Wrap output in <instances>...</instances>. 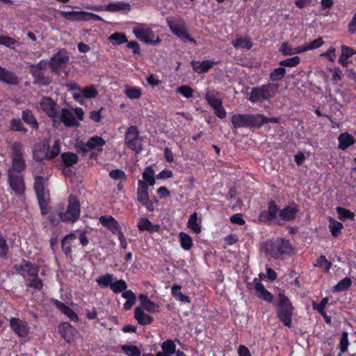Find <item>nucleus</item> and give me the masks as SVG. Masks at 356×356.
I'll list each match as a JSON object with an SVG mask.
<instances>
[{"mask_svg":"<svg viewBox=\"0 0 356 356\" xmlns=\"http://www.w3.org/2000/svg\"><path fill=\"white\" fill-rule=\"evenodd\" d=\"M264 118L261 114H234L231 122L235 129L241 127H259L262 125Z\"/></svg>","mask_w":356,"mask_h":356,"instance_id":"nucleus-1","label":"nucleus"},{"mask_svg":"<svg viewBox=\"0 0 356 356\" xmlns=\"http://www.w3.org/2000/svg\"><path fill=\"white\" fill-rule=\"evenodd\" d=\"M8 252L6 240L0 234V258H6Z\"/></svg>","mask_w":356,"mask_h":356,"instance_id":"nucleus-59","label":"nucleus"},{"mask_svg":"<svg viewBox=\"0 0 356 356\" xmlns=\"http://www.w3.org/2000/svg\"><path fill=\"white\" fill-rule=\"evenodd\" d=\"M54 305L64 314H65L71 321H78L79 317L77 314L68 306L65 305L63 302L54 300Z\"/></svg>","mask_w":356,"mask_h":356,"instance_id":"nucleus-23","label":"nucleus"},{"mask_svg":"<svg viewBox=\"0 0 356 356\" xmlns=\"http://www.w3.org/2000/svg\"><path fill=\"white\" fill-rule=\"evenodd\" d=\"M27 286L33 288L36 290L40 291L43 287V282L40 280L38 275L35 277H32L29 280H27Z\"/></svg>","mask_w":356,"mask_h":356,"instance_id":"nucleus-49","label":"nucleus"},{"mask_svg":"<svg viewBox=\"0 0 356 356\" xmlns=\"http://www.w3.org/2000/svg\"><path fill=\"white\" fill-rule=\"evenodd\" d=\"M278 208L275 202H271L268 205V211H262L259 215V220L266 222L267 220H273L277 216Z\"/></svg>","mask_w":356,"mask_h":356,"instance_id":"nucleus-21","label":"nucleus"},{"mask_svg":"<svg viewBox=\"0 0 356 356\" xmlns=\"http://www.w3.org/2000/svg\"><path fill=\"white\" fill-rule=\"evenodd\" d=\"M58 331L67 343L74 340L76 333V329L68 323H60L58 326Z\"/></svg>","mask_w":356,"mask_h":356,"instance_id":"nucleus-17","label":"nucleus"},{"mask_svg":"<svg viewBox=\"0 0 356 356\" xmlns=\"http://www.w3.org/2000/svg\"><path fill=\"white\" fill-rule=\"evenodd\" d=\"M60 152V143L58 140H55L51 149L49 153V159H54L58 156Z\"/></svg>","mask_w":356,"mask_h":356,"instance_id":"nucleus-62","label":"nucleus"},{"mask_svg":"<svg viewBox=\"0 0 356 356\" xmlns=\"http://www.w3.org/2000/svg\"><path fill=\"white\" fill-rule=\"evenodd\" d=\"M40 108L56 122V119L58 118L56 103L51 98L44 97L40 99Z\"/></svg>","mask_w":356,"mask_h":356,"instance_id":"nucleus-10","label":"nucleus"},{"mask_svg":"<svg viewBox=\"0 0 356 356\" xmlns=\"http://www.w3.org/2000/svg\"><path fill=\"white\" fill-rule=\"evenodd\" d=\"M351 283V280L349 277H345L334 286V290L337 292L345 291L349 288Z\"/></svg>","mask_w":356,"mask_h":356,"instance_id":"nucleus-50","label":"nucleus"},{"mask_svg":"<svg viewBox=\"0 0 356 356\" xmlns=\"http://www.w3.org/2000/svg\"><path fill=\"white\" fill-rule=\"evenodd\" d=\"M33 158L40 161L44 159H49V153L47 149L44 147H35L33 150Z\"/></svg>","mask_w":356,"mask_h":356,"instance_id":"nucleus-40","label":"nucleus"},{"mask_svg":"<svg viewBox=\"0 0 356 356\" xmlns=\"http://www.w3.org/2000/svg\"><path fill=\"white\" fill-rule=\"evenodd\" d=\"M216 63L211 60H203L202 62L193 60L191 65L193 70L197 73H204L211 68Z\"/></svg>","mask_w":356,"mask_h":356,"instance_id":"nucleus-25","label":"nucleus"},{"mask_svg":"<svg viewBox=\"0 0 356 356\" xmlns=\"http://www.w3.org/2000/svg\"><path fill=\"white\" fill-rule=\"evenodd\" d=\"M11 330L19 337H26L29 334L30 327L28 323L20 318L13 317L9 320Z\"/></svg>","mask_w":356,"mask_h":356,"instance_id":"nucleus-12","label":"nucleus"},{"mask_svg":"<svg viewBox=\"0 0 356 356\" xmlns=\"http://www.w3.org/2000/svg\"><path fill=\"white\" fill-rule=\"evenodd\" d=\"M354 54H356V51L353 48L346 45L341 46V55L339 59V62L344 67H347L350 64L348 59Z\"/></svg>","mask_w":356,"mask_h":356,"instance_id":"nucleus-27","label":"nucleus"},{"mask_svg":"<svg viewBox=\"0 0 356 356\" xmlns=\"http://www.w3.org/2000/svg\"><path fill=\"white\" fill-rule=\"evenodd\" d=\"M61 159L63 163L67 167L72 166L78 161L76 154L72 152H65L62 154Z\"/></svg>","mask_w":356,"mask_h":356,"instance_id":"nucleus-39","label":"nucleus"},{"mask_svg":"<svg viewBox=\"0 0 356 356\" xmlns=\"http://www.w3.org/2000/svg\"><path fill=\"white\" fill-rule=\"evenodd\" d=\"M99 221L103 226L110 229L113 234L121 230L118 222L111 216H102L99 218Z\"/></svg>","mask_w":356,"mask_h":356,"instance_id":"nucleus-18","label":"nucleus"},{"mask_svg":"<svg viewBox=\"0 0 356 356\" xmlns=\"http://www.w3.org/2000/svg\"><path fill=\"white\" fill-rule=\"evenodd\" d=\"M86 8H92L94 10H106L109 12H118L120 10L129 11L131 6L129 3L124 1H118L115 3H111L106 6H86Z\"/></svg>","mask_w":356,"mask_h":356,"instance_id":"nucleus-14","label":"nucleus"},{"mask_svg":"<svg viewBox=\"0 0 356 356\" xmlns=\"http://www.w3.org/2000/svg\"><path fill=\"white\" fill-rule=\"evenodd\" d=\"M11 129L18 131H26V129L19 119H13L11 121Z\"/></svg>","mask_w":356,"mask_h":356,"instance_id":"nucleus-64","label":"nucleus"},{"mask_svg":"<svg viewBox=\"0 0 356 356\" xmlns=\"http://www.w3.org/2000/svg\"><path fill=\"white\" fill-rule=\"evenodd\" d=\"M134 316L140 325H148L153 321V318L145 314L141 307H136L135 309Z\"/></svg>","mask_w":356,"mask_h":356,"instance_id":"nucleus-30","label":"nucleus"},{"mask_svg":"<svg viewBox=\"0 0 356 356\" xmlns=\"http://www.w3.org/2000/svg\"><path fill=\"white\" fill-rule=\"evenodd\" d=\"M125 144L136 153L142 151V143L139 137V131L136 127L131 126L127 129L124 138Z\"/></svg>","mask_w":356,"mask_h":356,"instance_id":"nucleus-7","label":"nucleus"},{"mask_svg":"<svg viewBox=\"0 0 356 356\" xmlns=\"http://www.w3.org/2000/svg\"><path fill=\"white\" fill-rule=\"evenodd\" d=\"M122 296L127 300L124 304V308L127 310L130 309L136 303V298L135 294L131 291L129 290L124 291L122 293Z\"/></svg>","mask_w":356,"mask_h":356,"instance_id":"nucleus-37","label":"nucleus"},{"mask_svg":"<svg viewBox=\"0 0 356 356\" xmlns=\"http://www.w3.org/2000/svg\"><path fill=\"white\" fill-rule=\"evenodd\" d=\"M138 228L140 231L157 232L160 226L159 225H153L148 219L141 218L138 224Z\"/></svg>","mask_w":356,"mask_h":356,"instance_id":"nucleus-34","label":"nucleus"},{"mask_svg":"<svg viewBox=\"0 0 356 356\" xmlns=\"http://www.w3.org/2000/svg\"><path fill=\"white\" fill-rule=\"evenodd\" d=\"M328 303V298H324L319 304L313 303L314 309L319 312L322 316H325L324 309Z\"/></svg>","mask_w":356,"mask_h":356,"instance_id":"nucleus-63","label":"nucleus"},{"mask_svg":"<svg viewBox=\"0 0 356 356\" xmlns=\"http://www.w3.org/2000/svg\"><path fill=\"white\" fill-rule=\"evenodd\" d=\"M81 93L83 94V96L86 98H92L97 95V92L95 86H91L89 87L82 88Z\"/></svg>","mask_w":356,"mask_h":356,"instance_id":"nucleus-58","label":"nucleus"},{"mask_svg":"<svg viewBox=\"0 0 356 356\" xmlns=\"http://www.w3.org/2000/svg\"><path fill=\"white\" fill-rule=\"evenodd\" d=\"M108 40L113 44H120L127 41L125 35L122 33H114L111 34Z\"/></svg>","mask_w":356,"mask_h":356,"instance_id":"nucleus-46","label":"nucleus"},{"mask_svg":"<svg viewBox=\"0 0 356 356\" xmlns=\"http://www.w3.org/2000/svg\"><path fill=\"white\" fill-rule=\"evenodd\" d=\"M109 176L115 180H120L121 181H126L127 177L125 172L120 169L111 170L109 172Z\"/></svg>","mask_w":356,"mask_h":356,"instance_id":"nucleus-55","label":"nucleus"},{"mask_svg":"<svg viewBox=\"0 0 356 356\" xmlns=\"http://www.w3.org/2000/svg\"><path fill=\"white\" fill-rule=\"evenodd\" d=\"M15 268L26 281L32 277H35L39 271L38 266L28 261H23L21 264L15 265Z\"/></svg>","mask_w":356,"mask_h":356,"instance_id":"nucleus-9","label":"nucleus"},{"mask_svg":"<svg viewBox=\"0 0 356 356\" xmlns=\"http://www.w3.org/2000/svg\"><path fill=\"white\" fill-rule=\"evenodd\" d=\"M298 211V207L296 204H291L281 210L279 216L284 221H291L296 218Z\"/></svg>","mask_w":356,"mask_h":356,"instance_id":"nucleus-22","label":"nucleus"},{"mask_svg":"<svg viewBox=\"0 0 356 356\" xmlns=\"http://www.w3.org/2000/svg\"><path fill=\"white\" fill-rule=\"evenodd\" d=\"M12 165L8 172H22L26 167L23 157V145L19 143H14L11 146Z\"/></svg>","mask_w":356,"mask_h":356,"instance_id":"nucleus-3","label":"nucleus"},{"mask_svg":"<svg viewBox=\"0 0 356 356\" xmlns=\"http://www.w3.org/2000/svg\"><path fill=\"white\" fill-rule=\"evenodd\" d=\"M137 199L147 210L154 211L153 203L149 197L148 188L140 179L138 181Z\"/></svg>","mask_w":356,"mask_h":356,"instance_id":"nucleus-11","label":"nucleus"},{"mask_svg":"<svg viewBox=\"0 0 356 356\" xmlns=\"http://www.w3.org/2000/svg\"><path fill=\"white\" fill-rule=\"evenodd\" d=\"M179 238L181 244V247L184 250H189L193 243L192 238L186 233L185 232H180L179 234Z\"/></svg>","mask_w":356,"mask_h":356,"instance_id":"nucleus-38","label":"nucleus"},{"mask_svg":"<svg viewBox=\"0 0 356 356\" xmlns=\"http://www.w3.org/2000/svg\"><path fill=\"white\" fill-rule=\"evenodd\" d=\"M315 266L323 267L325 271H328L331 266V263H330L326 257L323 255H321L316 261L315 264Z\"/></svg>","mask_w":356,"mask_h":356,"instance_id":"nucleus-61","label":"nucleus"},{"mask_svg":"<svg viewBox=\"0 0 356 356\" xmlns=\"http://www.w3.org/2000/svg\"><path fill=\"white\" fill-rule=\"evenodd\" d=\"M277 90L278 86L275 83H269L254 88L250 92L249 99L252 103L262 102L273 97L277 92Z\"/></svg>","mask_w":356,"mask_h":356,"instance_id":"nucleus-2","label":"nucleus"},{"mask_svg":"<svg viewBox=\"0 0 356 356\" xmlns=\"http://www.w3.org/2000/svg\"><path fill=\"white\" fill-rule=\"evenodd\" d=\"M293 314V307L289 300L284 296H280L277 316L285 326L290 327Z\"/></svg>","mask_w":356,"mask_h":356,"instance_id":"nucleus-5","label":"nucleus"},{"mask_svg":"<svg viewBox=\"0 0 356 356\" xmlns=\"http://www.w3.org/2000/svg\"><path fill=\"white\" fill-rule=\"evenodd\" d=\"M177 92L186 98H190L193 94V90L188 86H181L177 89Z\"/></svg>","mask_w":356,"mask_h":356,"instance_id":"nucleus-60","label":"nucleus"},{"mask_svg":"<svg viewBox=\"0 0 356 356\" xmlns=\"http://www.w3.org/2000/svg\"><path fill=\"white\" fill-rule=\"evenodd\" d=\"M300 62L299 56H293L280 62V65L284 67H295L297 66Z\"/></svg>","mask_w":356,"mask_h":356,"instance_id":"nucleus-54","label":"nucleus"},{"mask_svg":"<svg viewBox=\"0 0 356 356\" xmlns=\"http://www.w3.org/2000/svg\"><path fill=\"white\" fill-rule=\"evenodd\" d=\"M68 19L76 21H102V18L88 12H70L67 13Z\"/></svg>","mask_w":356,"mask_h":356,"instance_id":"nucleus-16","label":"nucleus"},{"mask_svg":"<svg viewBox=\"0 0 356 356\" xmlns=\"http://www.w3.org/2000/svg\"><path fill=\"white\" fill-rule=\"evenodd\" d=\"M63 221L74 222L80 216V204L77 198L73 195L69 197V203L65 213L59 214Z\"/></svg>","mask_w":356,"mask_h":356,"instance_id":"nucleus-6","label":"nucleus"},{"mask_svg":"<svg viewBox=\"0 0 356 356\" xmlns=\"http://www.w3.org/2000/svg\"><path fill=\"white\" fill-rule=\"evenodd\" d=\"M232 44L235 48H245L250 49L252 46L251 40L248 38H237L232 42Z\"/></svg>","mask_w":356,"mask_h":356,"instance_id":"nucleus-41","label":"nucleus"},{"mask_svg":"<svg viewBox=\"0 0 356 356\" xmlns=\"http://www.w3.org/2000/svg\"><path fill=\"white\" fill-rule=\"evenodd\" d=\"M30 72L33 76L35 78V81L39 84L47 86L50 83L51 81L49 78H46L43 76L42 70L35 68L34 64L29 65Z\"/></svg>","mask_w":356,"mask_h":356,"instance_id":"nucleus-29","label":"nucleus"},{"mask_svg":"<svg viewBox=\"0 0 356 356\" xmlns=\"http://www.w3.org/2000/svg\"><path fill=\"white\" fill-rule=\"evenodd\" d=\"M154 170L151 166H148L145 168L143 172V180L142 182L145 184V186L148 188L149 186H154L156 183L154 178Z\"/></svg>","mask_w":356,"mask_h":356,"instance_id":"nucleus-31","label":"nucleus"},{"mask_svg":"<svg viewBox=\"0 0 356 356\" xmlns=\"http://www.w3.org/2000/svg\"><path fill=\"white\" fill-rule=\"evenodd\" d=\"M0 81L16 85L18 83V79L13 72L0 66Z\"/></svg>","mask_w":356,"mask_h":356,"instance_id":"nucleus-26","label":"nucleus"},{"mask_svg":"<svg viewBox=\"0 0 356 356\" xmlns=\"http://www.w3.org/2000/svg\"><path fill=\"white\" fill-rule=\"evenodd\" d=\"M330 224L328 225L329 229L332 236H337L343 228V225L332 218H329Z\"/></svg>","mask_w":356,"mask_h":356,"instance_id":"nucleus-42","label":"nucleus"},{"mask_svg":"<svg viewBox=\"0 0 356 356\" xmlns=\"http://www.w3.org/2000/svg\"><path fill=\"white\" fill-rule=\"evenodd\" d=\"M22 117L25 122L31 124L35 129L38 128V122L35 121L31 111H24Z\"/></svg>","mask_w":356,"mask_h":356,"instance_id":"nucleus-52","label":"nucleus"},{"mask_svg":"<svg viewBox=\"0 0 356 356\" xmlns=\"http://www.w3.org/2000/svg\"><path fill=\"white\" fill-rule=\"evenodd\" d=\"M187 226L193 232L199 234L202 231L201 219L198 218L197 212L193 213L188 218Z\"/></svg>","mask_w":356,"mask_h":356,"instance_id":"nucleus-28","label":"nucleus"},{"mask_svg":"<svg viewBox=\"0 0 356 356\" xmlns=\"http://www.w3.org/2000/svg\"><path fill=\"white\" fill-rule=\"evenodd\" d=\"M254 282V291L255 293L261 299L268 302H271L273 300V296L271 293L267 291L264 284L260 282H257L256 280Z\"/></svg>","mask_w":356,"mask_h":356,"instance_id":"nucleus-20","label":"nucleus"},{"mask_svg":"<svg viewBox=\"0 0 356 356\" xmlns=\"http://www.w3.org/2000/svg\"><path fill=\"white\" fill-rule=\"evenodd\" d=\"M133 32L139 40L144 42L145 43L155 44L161 42L159 37H156L152 30V28L146 24H137L133 29Z\"/></svg>","mask_w":356,"mask_h":356,"instance_id":"nucleus-4","label":"nucleus"},{"mask_svg":"<svg viewBox=\"0 0 356 356\" xmlns=\"http://www.w3.org/2000/svg\"><path fill=\"white\" fill-rule=\"evenodd\" d=\"M113 281V277L111 274H106L98 277L96 280L97 283L102 287L110 286Z\"/></svg>","mask_w":356,"mask_h":356,"instance_id":"nucleus-44","label":"nucleus"},{"mask_svg":"<svg viewBox=\"0 0 356 356\" xmlns=\"http://www.w3.org/2000/svg\"><path fill=\"white\" fill-rule=\"evenodd\" d=\"M167 24L173 34L175 35H178L179 32L183 31L186 26L184 21L179 19L177 22L172 20L170 18L167 19Z\"/></svg>","mask_w":356,"mask_h":356,"instance_id":"nucleus-35","label":"nucleus"},{"mask_svg":"<svg viewBox=\"0 0 356 356\" xmlns=\"http://www.w3.org/2000/svg\"><path fill=\"white\" fill-rule=\"evenodd\" d=\"M69 60V56L66 51L60 50L57 52L49 61V65L53 72H58L65 67Z\"/></svg>","mask_w":356,"mask_h":356,"instance_id":"nucleus-13","label":"nucleus"},{"mask_svg":"<svg viewBox=\"0 0 356 356\" xmlns=\"http://www.w3.org/2000/svg\"><path fill=\"white\" fill-rule=\"evenodd\" d=\"M173 297L178 301L181 302H191V299L188 296L184 295L181 292V286L178 284H174L171 289Z\"/></svg>","mask_w":356,"mask_h":356,"instance_id":"nucleus-36","label":"nucleus"},{"mask_svg":"<svg viewBox=\"0 0 356 356\" xmlns=\"http://www.w3.org/2000/svg\"><path fill=\"white\" fill-rule=\"evenodd\" d=\"M286 70L284 67H277L273 70L270 74V79L272 81H277L284 77Z\"/></svg>","mask_w":356,"mask_h":356,"instance_id":"nucleus-56","label":"nucleus"},{"mask_svg":"<svg viewBox=\"0 0 356 356\" xmlns=\"http://www.w3.org/2000/svg\"><path fill=\"white\" fill-rule=\"evenodd\" d=\"M161 348L163 352L170 355H172L176 352V345L175 344V342L172 340L165 341L161 344Z\"/></svg>","mask_w":356,"mask_h":356,"instance_id":"nucleus-48","label":"nucleus"},{"mask_svg":"<svg viewBox=\"0 0 356 356\" xmlns=\"http://www.w3.org/2000/svg\"><path fill=\"white\" fill-rule=\"evenodd\" d=\"M106 144V141L100 136H94L90 138L86 142L85 146V151H89L91 149L99 150L102 147Z\"/></svg>","mask_w":356,"mask_h":356,"instance_id":"nucleus-24","label":"nucleus"},{"mask_svg":"<svg viewBox=\"0 0 356 356\" xmlns=\"http://www.w3.org/2000/svg\"><path fill=\"white\" fill-rule=\"evenodd\" d=\"M276 245L277 241H268L264 243L266 252L274 258L277 257Z\"/></svg>","mask_w":356,"mask_h":356,"instance_id":"nucleus-47","label":"nucleus"},{"mask_svg":"<svg viewBox=\"0 0 356 356\" xmlns=\"http://www.w3.org/2000/svg\"><path fill=\"white\" fill-rule=\"evenodd\" d=\"M8 183L12 191L21 195L25 191V184L21 172H8Z\"/></svg>","mask_w":356,"mask_h":356,"instance_id":"nucleus-8","label":"nucleus"},{"mask_svg":"<svg viewBox=\"0 0 356 356\" xmlns=\"http://www.w3.org/2000/svg\"><path fill=\"white\" fill-rule=\"evenodd\" d=\"M44 179L40 176L35 177L34 189L38 201L47 200V193L45 191Z\"/></svg>","mask_w":356,"mask_h":356,"instance_id":"nucleus-19","label":"nucleus"},{"mask_svg":"<svg viewBox=\"0 0 356 356\" xmlns=\"http://www.w3.org/2000/svg\"><path fill=\"white\" fill-rule=\"evenodd\" d=\"M339 147L340 149L344 150L350 145L355 143V138L348 133H343L339 135Z\"/></svg>","mask_w":356,"mask_h":356,"instance_id":"nucleus-32","label":"nucleus"},{"mask_svg":"<svg viewBox=\"0 0 356 356\" xmlns=\"http://www.w3.org/2000/svg\"><path fill=\"white\" fill-rule=\"evenodd\" d=\"M277 257L280 254H282L284 253H289L291 248L289 241L281 239L279 241H277Z\"/></svg>","mask_w":356,"mask_h":356,"instance_id":"nucleus-43","label":"nucleus"},{"mask_svg":"<svg viewBox=\"0 0 356 356\" xmlns=\"http://www.w3.org/2000/svg\"><path fill=\"white\" fill-rule=\"evenodd\" d=\"M127 287V284L123 280H119L111 284L110 289L113 293H118L124 291Z\"/></svg>","mask_w":356,"mask_h":356,"instance_id":"nucleus-45","label":"nucleus"},{"mask_svg":"<svg viewBox=\"0 0 356 356\" xmlns=\"http://www.w3.org/2000/svg\"><path fill=\"white\" fill-rule=\"evenodd\" d=\"M56 122H62L67 127H78L79 122L76 120L73 113L67 108H62L58 112V118Z\"/></svg>","mask_w":356,"mask_h":356,"instance_id":"nucleus-15","label":"nucleus"},{"mask_svg":"<svg viewBox=\"0 0 356 356\" xmlns=\"http://www.w3.org/2000/svg\"><path fill=\"white\" fill-rule=\"evenodd\" d=\"M206 99L208 104L213 108L219 107L222 105V101L220 99L217 98L214 95L207 94L206 95Z\"/></svg>","mask_w":356,"mask_h":356,"instance_id":"nucleus-57","label":"nucleus"},{"mask_svg":"<svg viewBox=\"0 0 356 356\" xmlns=\"http://www.w3.org/2000/svg\"><path fill=\"white\" fill-rule=\"evenodd\" d=\"M124 93L128 98L131 99H138L142 95V90L138 87L125 85Z\"/></svg>","mask_w":356,"mask_h":356,"instance_id":"nucleus-33","label":"nucleus"},{"mask_svg":"<svg viewBox=\"0 0 356 356\" xmlns=\"http://www.w3.org/2000/svg\"><path fill=\"white\" fill-rule=\"evenodd\" d=\"M122 350L128 356H140V350L135 346H122Z\"/></svg>","mask_w":356,"mask_h":356,"instance_id":"nucleus-53","label":"nucleus"},{"mask_svg":"<svg viewBox=\"0 0 356 356\" xmlns=\"http://www.w3.org/2000/svg\"><path fill=\"white\" fill-rule=\"evenodd\" d=\"M337 211L340 220H345L346 219L353 220L355 217L354 213L343 209L342 207H337Z\"/></svg>","mask_w":356,"mask_h":356,"instance_id":"nucleus-51","label":"nucleus"}]
</instances>
